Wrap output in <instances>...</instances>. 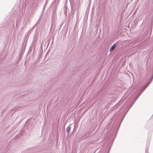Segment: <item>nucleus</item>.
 <instances>
[{
    "instance_id": "f257e3e1",
    "label": "nucleus",
    "mask_w": 153,
    "mask_h": 153,
    "mask_svg": "<svg viewBox=\"0 0 153 153\" xmlns=\"http://www.w3.org/2000/svg\"><path fill=\"white\" fill-rule=\"evenodd\" d=\"M115 47H116V45L115 44H114L112 46H111V48L110 49V51H113L114 49L115 48Z\"/></svg>"
},
{
    "instance_id": "f03ea898",
    "label": "nucleus",
    "mask_w": 153,
    "mask_h": 153,
    "mask_svg": "<svg viewBox=\"0 0 153 153\" xmlns=\"http://www.w3.org/2000/svg\"><path fill=\"white\" fill-rule=\"evenodd\" d=\"M70 128L69 127H68L67 128V131L68 133V132L69 131H70Z\"/></svg>"
}]
</instances>
